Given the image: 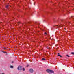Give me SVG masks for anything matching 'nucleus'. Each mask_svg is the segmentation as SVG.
I'll return each instance as SVG.
<instances>
[{"label": "nucleus", "instance_id": "1", "mask_svg": "<svg viewBox=\"0 0 74 74\" xmlns=\"http://www.w3.org/2000/svg\"><path fill=\"white\" fill-rule=\"evenodd\" d=\"M46 71L49 73H54V71L51 70L47 69L46 70Z\"/></svg>", "mask_w": 74, "mask_h": 74}, {"label": "nucleus", "instance_id": "2", "mask_svg": "<svg viewBox=\"0 0 74 74\" xmlns=\"http://www.w3.org/2000/svg\"><path fill=\"white\" fill-rule=\"evenodd\" d=\"M22 66H19L18 67V70H21V69H22Z\"/></svg>", "mask_w": 74, "mask_h": 74}, {"label": "nucleus", "instance_id": "3", "mask_svg": "<svg viewBox=\"0 0 74 74\" xmlns=\"http://www.w3.org/2000/svg\"><path fill=\"white\" fill-rule=\"evenodd\" d=\"M29 71H30L31 73H33V70L32 69H30Z\"/></svg>", "mask_w": 74, "mask_h": 74}, {"label": "nucleus", "instance_id": "4", "mask_svg": "<svg viewBox=\"0 0 74 74\" xmlns=\"http://www.w3.org/2000/svg\"><path fill=\"white\" fill-rule=\"evenodd\" d=\"M56 26H57V27L59 28V27H63V25L60 26V25H56Z\"/></svg>", "mask_w": 74, "mask_h": 74}, {"label": "nucleus", "instance_id": "5", "mask_svg": "<svg viewBox=\"0 0 74 74\" xmlns=\"http://www.w3.org/2000/svg\"><path fill=\"white\" fill-rule=\"evenodd\" d=\"M58 56H60V58H62V56L59 55V53H58Z\"/></svg>", "mask_w": 74, "mask_h": 74}, {"label": "nucleus", "instance_id": "6", "mask_svg": "<svg viewBox=\"0 0 74 74\" xmlns=\"http://www.w3.org/2000/svg\"><path fill=\"white\" fill-rule=\"evenodd\" d=\"M71 54L72 55H74V52H72L71 53Z\"/></svg>", "mask_w": 74, "mask_h": 74}, {"label": "nucleus", "instance_id": "7", "mask_svg": "<svg viewBox=\"0 0 74 74\" xmlns=\"http://www.w3.org/2000/svg\"><path fill=\"white\" fill-rule=\"evenodd\" d=\"M10 68H13V66H10Z\"/></svg>", "mask_w": 74, "mask_h": 74}, {"label": "nucleus", "instance_id": "8", "mask_svg": "<svg viewBox=\"0 0 74 74\" xmlns=\"http://www.w3.org/2000/svg\"><path fill=\"white\" fill-rule=\"evenodd\" d=\"M8 5H7L6 6V8H8Z\"/></svg>", "mask_w": 74, "mask_h": 74}, {"label": "nucleus", "instance_id": "9", "mask_svg": "<svg viewBox=\"0 0 74 74\" xmlns=\"http://www.w3.org/2000/svg\"><path fill=\"white\" fill-rule=\"evenodd\" d=\"M23 71H25V68H23Z\"/></svg>", "mask_w": 74, "mask_h": 74}, {"label": "nucleus", "instance_id": "10", "mask_svg": "<svg viewBox=\"0 0 74 74\" xmlns=\"http://www.w3.org/2000/svg\"><path fill=\"white\" fill-rule=\"evenodd\" d=\"M66 56H68V57H69V55H66Z\"/></svg>", "mask_w": 74, "mask_h": 74}, {"label": "nucleus", "instance_id": "11", "mask_svg": "<svg viewBox=\"0 0 74 74\" xmlns=\"http://www.w3.org/2000/svg\"><path fill=\"white\" fill-rule=\"evenodd\" d=\"M42 60H45V59H44V58H42Z\"/></svg>", "mask_w": 74, "mask_h": 74}, {"label": "nucleus", "instance_id": "12", "mask_svg": "<svg viewBox=\"0 0 74 74\" xmlns=\"http://www.w3.org/2000/svg\"><path fill=\"white\" fill-rule=\"evenodd\" d=\"M29 65H27V67H29Z\"/></svg>", "mask_w": 74, "mask_h": 74}, {"label": "nucleus", "instance_id": "13", "mask_svg": "<svg viewBox=\"0 0 74 74\" xmlns=\"http://www.w3.org/2000/svg\"><path fill=\"white\" fill-rule=\"evenodd\" d=\"M45 34H47V33L45 32Z\"/></svg>", "mask_w": 74, "mask_h": 74}, {"label": "nucleus", "instance_id": "14", "mask_svg": "<svg viewBox=\"0 0 74 74\" xmlns=\"http://www.w3.org/2000/svg\"><path fill=\"white\" fill-rule=\"evenodd\" d=\"M12 63H14L13 61H12Z\"/></svg>", "mask_w": 74, "mask_h": 74}, {"label": "nucleus", "instance_id": "15", "mask_svg": "<svg viewBox=\"0 0 74 74\" xmlns=\"http://www.w3.org/2000/svg\"><path fill=\"white\" fill-rule=\"evenodd\" d=\"M4 49H6L5 48Z\"/></svg>", "mask_w": 74, "mask_h": 74}, {"label": "nucleus", "instance_id": "16", "mask_svg": "<svg viewBox=\"0 0 74 74\" xmlns=\"http://www.w3.org/2000/svg\"><path fill=\"white\" fill-rule=\"evenodd\" d=\"M35 4V3H34V4Z\"/></svg>", "mask_w": 74, "mask_h": 74}, {"label": "nucleus", "instance_id": "17", "mask_svg": "<svg viewBox=\"0 0 74 74\" xmlns=\"http://www.w3.org/2000/svg\"><path fill=\"white\" fill-rule=\"evenodd\" d=\"M4 53H5V52H4Z\"/></svg>", "mask_w": 74, "mask_h": 74}]
</instances>
